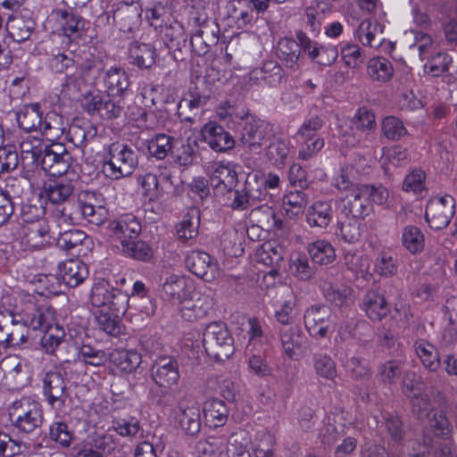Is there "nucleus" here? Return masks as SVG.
Instances as JSON below:
<instances>
[{
  "label": "nucleus",
  "mask_w": 457,
  "mask_h": 457,
  "mask_svg": "<svg viewBox=\"0 0 457 457\" xmlns=\"http://www.w3.org/2000/svg\"><path fill=\"white\" fill-rule=\"evenodd\" d=\"M454 212L455 199L452 195H436L427 204L425 218L431 228L438 230L449 225Z\"/></svg>",
  "instance_id": "obj_9"
},
{
  "label": "nucleus",
  "mask_w": 457,
  "mask_h": 457,
  "mask_svg": "<svg viewBox=\"0 0 457 457\" xmlns=\"http://www.w3.org/2000/svg\"><path fill=\"white\" fill-rule=\"evenodd\" d=\"M129 298L120 289L110 286L108 283L96 284L91 292V303L100 309L114 310L118 312H126Z\"/></svg>",
  "instance_id": "obj_10"
},
{
  "label": "nucleus",
  "mask_w": 457,
  "mask_h": 457,
  "mask_svg": "<svg viewBox=\"0 0 457 457\" xmlns=\"http://www.w3.org/2000/svg\"><path fill=\"white\" fill-rule=\"evenodd\" d=\"M124 314L114 310L99 309L95 314L97 328L111 337H118L125 333L121 320Z\"/></svg>",
  "instance_id": "obj_30"
},
{
  "label": "nucleus",
  "mask_w": 457,
  "mask_h": 457,
  "mask_svg": "<svg viewBox=\"0 0 457 457\" xmlns=\"http://www.w3.org/2000/svg\"><path fill=\"white\" fill-rule=\"evenodd\" d=\"M363 310L366 315L374 321L381 320L388 313L385 297L375 291H369L363 298Z\"/></svg>",
  "instance_id": "obj_42"
},
{
  "label": "nucleus",
  "mask_w": 457,
  "mask_h": 457,
  "mask_svg": "<svg viewBox=\"0 0 457 457\" xmlns=\"http://www.w3.org/2000/svg\"><path fill=\"white\" fill-rule=\"evenodd\" d=\"M185 265L192 274L206 282L213 281L220 273L218 261L201 250L187 252L185 256Z\"/></svg>",
  "instance_id": "obj_12"
},
{
  "label": "nucleus",
  "mask_w": 457,
  "mask_h": 457,
  "mask_svg": "<svg viewBox=\"0 0 457 457\" xmlns=\"http://www.w3.org/2000/svg\"><path fill=\"white\" fill-rule=\"evenodd\" d=\"M9 415L14 428L23 433L34 431L43 422L41 404L29 397H22L15 401Z\"/></svg>",
  "instance_id": "obj_6"
},
{
  "label": "nucleus",
  "mask_w": 457,
  "mask_h": 457,
  "mask_svg": "<svg viewBox=\"0 0 457 457\" xmlns=\"http://www.w3.org/2000/svg\"><path fill=\"white\" fill-rule=\"evenodd\" d=\"M181 317L189 322L204 319L213 307V299L208 295L184 298L179 303Z\"/></svg>",
  "instance_id": "obj_21"
},
{
  "label": "nucleus",
  "mask_w": 457,
  "mask_h": 457,
  "mask_svg": "<svg viewBox=\"0 0 457 457\" xmlns=\"http://www.w3.org/2000/svg\"><path fill=\"white\" fill-rule=\"evenodd\" d=\"M49 232V226L44 220L27 225L22 228L21 245L24 250L41 249L50 244Z\"/></svg>",
  "instance_id": "obj_24"
},
{
  "label": "nucleus",
  "mask_w": 457,
  "mask_h": 457,
  "mask_svg": "<svg viewBox=\"0 0 457 457\" xmlns=\"http://www.w3.org/2000/svg\"><path fill=\"white\" fill-rule=\"evenodd\" d=\"M20 316L34 330L43 331L54 323V311L46 304H39L34 295H25Z\"/></svg>",
  "instance_id": "obj_8"
},
{
  "label": "nucleus",
  "mask_w": 457,
  "mask_h": 457,
  "mask_svg": "<svg viewBox=\"0 0 457 457\" xmlns=\"http://www.w3.org/2000/svg\"><path fill=\"white\" fill-rule=\"evenodd\" d=\"M137 162L136 151L127 144L117 141L104 147L103 172L112 179L131 175Z\"/></svg>",
  "instance_id": "obj_2"
},
{
  "label": "nucleus",
  "mask_w": 457,
  "mask_h": 457,
  "mask_svg": "<svg viewBox=\"0 0 457 457\" xmlns=\"http://www.w3.org/2000/svg\"><path fill=\"white\" fill-rule=\"evenodd\" d=\"M289 271L301 281H309L315 275V268L310 264L307 256L300 253L291 256Z\"/></svg>",
  "instance_id": "obj_52"
},
{
  "label": "nucleus",
  "mask_w": 457,
  "mask_h": 457,
  "mask_svg": "<svg viewBox=\"0 0 457 457\" xmlns=\"http://www.w3.org/2000/svg\"><path fill=\"white\" fill-rule=\"evenodd\" d=\"M150 377L154 383L161 388L160 392H150L151 398L162 407L170 405L173 396L168 389L179 383L180 374L179 363L172 356L162 355L156 358L150 369Z\"/></svg>",
  "instance_id": "obj_1"
},
{
  "label": "nucleus",
  "mask_w": 457,
  "mask_h": 457,
  "mask_svg": "<svg viewBox=\"0 0 457 457\" xmlns=\"http://www.w3.org/2000/svg\"><path fill=\"white\" fill-rule=\"evenodd\" d=\"M204 416L210 427L219 428L227 422L228 410L223 401L213 398L205 403Z\"/></svg>",
  "instance_id": "obj_43"
},
{
  "label": "nucleus",
  "mask_w": 457,
  "mask_h": 457,
  "mask_svg": "<svg viewBox=\"0 0 457 457\" xmlns=\"http://www.w3.org/2000/svg\"><path fill=\"white\" fill-rule=\"evenodd\" d=\"M42 332L44 333L40 339L42 349L46 354L56 355L57 350L65 341L64 328L55 323Z\"/></svg>",
  "instance_id": "obj_46"
},
{
  "label": "nucleus",
  "mask_w": 457,
  "mask_h": 457,
  "mask_svg": "<svg viewBox=\"0 0 457 457\" xmlns=\"http://www.w3.org/2000/svg\"><path fill=\"white\" fill-rule=\"evenodd\" d=\"M334 216L333 202L316 201L307 210L306 222L310 227L326 228Z\"/></svg>",
  "instance_id": "obj_32"
},
{
  "label": "nucleus",
  "mask_w": 457,
  "mask_h": 457,
  "mask_svg": "<svg viewBox=\"0 0 457 457\" xmlns=\"http://www.w3.org/2000/svg\"><path fill=\"white\" fill-rule=\"evenodd\" d=\"M108 230L112 237L120 240L122 245L124 240H132L139 235L141 224L134 215L124 214L118 220L110 221Z\"/></svg>",
  "instance_id": "obj_28"
},
{
  "label": "nucleus",
  "mask_w": 457,
  "mask_h": 457,
  "mask_svg": "<svg viewBox=\"0 0 457 457\" xmlns=\"http://www.w3.org/2000/svg\"><path fill=\"white\" fill-rule=\"evenodd\" d=\"M73 162V157L63 144L52 142L45 150L40 166L50 176L60 177L68 172Z\"/></svg>",
  "instance_id": "obj_11"
},
{
  "label": "nucleus",
  "mask_w": 457,
  "mask_h": 457,
  "mask_svg": "<svg viewBox=\"0 0 457 457\" xmlns=\"http://www.w3.org/2000/svg\"><path fill=\"white\" fill-rule=\"evenodd\" d=\"M402 244L411 253H418L424 249V235L416 226H406L402 233Z\"/></svg>",
  "instance_id": "obj_58"
},
{
  "label": "nucleus",
  "mask_w": 457,
  "mask_h": 457,
  "mask_svg": "<svg viewBox=\"0 0 457 457\" xmlns=\"http://www.w3.org/2000/svg\"><path fill=\"white\" fill-rule=\"evenodd\" d=\"M265 198L264 187L256 175H248L244 185L234 190L230 207L235 211H245L255 206Z\"/></svg>",
  "instance_id": "obj_13"
},
{
  "label": "nucleus",
  "mask_w": 457,
  "mask_h": 457,
  "mask_svg": "<svg viewBox=\"0 0 457 457\" xmlns=\"http://www.w3.org/2000/svg\"><path fill=\"white\" fill-rule=\"evenodd\" d=\"M283 353L292 360H296L303 351L306 337L298 325L282 327L278 332Z\"/></svg>",
  "instance_id": "obj_22"
},
{
  "label": "nucleus",
  "mask_w": 457,
  "mask_h": 457,
  "mask_svg": "<svg viewBox=\"0 0 457 457\" xmlns=\"http://www.w3.org/2000/svg\"><path fill=\"white\" fill-rule=\"evenodd\" d=\"M29 445L11 437L6 432L0 430V457H16L25 454Z\"/></svg>",
  "instance_id": "obj_57"
},
{
  "label": "nucleus",
  "mask_w": 457,
  "mask_h": 457,
  "mask_svg": "<svg viewBox=\"0 0 457 457\" xmlns=\"http://www.w3.org/2000/svg\"><path fill=\"white\" fill-rule=\"evenodd\" d=\"M68 136L75 146L83 147L96 136V128L89 122L74 123L70 126Z\"/></svg>",
  "instance_id": "obj_53"
},
{
  "label": "nucleus",
  "mask_w": 457,
  "mask_h": 457,
  "mask_svg": "<svg viewBox=\"0 0 457 457\" xmlns=\"http://www.w3.org/2000/svg\"><path fill=\"white\" fill-rule=\"evenodd\" d=\"M331 311L326 305H312L305 311L303 319L309 334L313 337H325L331 324Z\"/></svg>",
  "instance_id": "obj_18"
},
{
  "label": "nucleus",
  "mask_w": 457,
  "mask_h": 457,
  "mask_svg": "<svg viewBox=\"0 0 457 457\" xmlns=\"http://www.w3.org/2000/svg\"><path fill=\"white\" fill-rule=\"evenodd\" d=\"M219 33V26L213 21H204L191 35L192 51L198 56L206 54L218 43Z\"/></svg>",
  "instance_id": "obj_17"
},
{
  "label": "nucleus",
  "mask_w": 457,
  "mask_h": 457,
  "mask_svg": "<svg viewBox=\"0 0 457 457\" xmlns=\"http://www.w3.org/2000/svg\"><path fill=\"white\" fill-rule=\"evenodd\" d=\"M59 275L66 286L76 287L87 278L88 269L81 260L69 259L59 264Z\"/></svg>",
  "instance_id": "obj_29"
},
{
  "label": "nucleus",
  "mask_w": 457,
  "mask_h": 457,
  "mask_svg": "<svg viewBox=\"0 0 457 457\" xmlns=\"http://www.w3.org/2000/svg\"><path fill=\"white\" fill-rule=\"evenodd\" d=\"M122 251L138 261L148 262L154 255L152 247L144 241L124 240Z\"/></svg>",
  "instance_id": "obj_60"
},
{
  "label": "nucleus",
  "mask_w": 457,
  "mask_h": 457,
  "mask_svg": "<svg viewBox=\"0 0 457 457\" xmlns=\"http://www.w3.org/2000/svg\"><path fill=\"white\" fill-rule=\"evenodd\" d=\"M209 180L218 193L224 195L232 192L238 181L236 164L231 162H214Z\"/></svg>",
  "instance_id": "obj_15"
},
{
  "label": "nucleus",
  "mask_w": 457,
  "mask_h": 457,
  "mask_svg": "<svg viewBox=\"0 0 457 457\" xmlns=\"http://www.w3.org/2000/svg\"><path fill=\"white\" fill-rule=\"evenodd\" d=\"M48 144L42 138L28 136L20 144L21 163L24 168H31L40 164Z\"/></svg>",
  "instance_id": "obj_27"
},
{
  "label": "nucleus",
  "mask_w": 457,
  "mask_h": 457,
  "mask_svg": "<svg viewBox=\"0 0 457 457\" xmlns=\"http://www.w3.org/2000/svg\"><path fill=\"white\" fill-rule=\"evenodd\" d=\"M112 428L118 435L130 438L142 437L144 433L141 422L135 417L113 419Z\"/></svg>",
  "instance_id": "obj_51"
},
{
  "label": "nucleus",
  "mask_w": 457,
  "mask_h": 457,
  "mask_svg": "<svg viewBox=\"0 0 457 457\" xmlns=\"http://www.w3.org/2000/svg\"><path fill=\"white\" fill-rule=\"evenodd\" d=\"M410 403L412 415L420 420L429 419L434 411L431 398L426 392L414 394L410 398Z\"/></svg>",
  "instance_id": "obj_54"
},
{
  "label": "nucleus",
  "mask_w": 457,
  "mask_h": 457,
  "mask_svg": "<svg viewBox=\"0 0 457 457\" xmlns=\"http://www.w3.org/2000/svg\"><path fill=\"white\" fill-rule=\"evenodd\" d=\"M348 218L347 220L338 223L339 231L337 232V235L345 243L354 244L358 242L361 237V219Z\"/></svg>",
  "instance_id": "obj_62"
},
{
  "label": "nucleus",
  "mask_w": 457,
  "mask_h": 457,
  "mask_svg": "<svg viewBox=\"0 0 457 457\" xmlns=\"http://www.w3.org/2000/svg\"><path fill=\"white\" fill-rule=\"evenodd\" d=\"M307 252L312 261L319 265H328L332 263L337 257L334 246L326 239H319L312 242L307 246Z\"/></svg>",
  "instance_id": "obj_40"
},
{
  "label": "nucleus",
  "mask_w": 457,
  "mask_h": 457,
  "mask_svg": "<svg viewBox=\"0 0 457 457\" xmlns=\"http://www.w3.org/2000/svg\"><path fill=\"white\" fill-rule=\"evenodd\" d=\"M41 382L45 402L55 414L64 413L71 402L69 380L60 370H52L44 374Z\"/></svg>",
  "instance_id": "obj_3"
},
{
  "label": "nucleus",
  "mask_w": 457,
  "mask_h": 457,
  "mask_svg": "<svg viewBox=\"0 0 457 457\" xmlns=\"http://www.w3.org/2000/svg\"><path fill=\"white\" fill-rule=\"evenodd\" d=\"M156 50L151 44L134 41L129 46L132 63L140 69H148L155 62Z\"/></svg>",
  "instance_id": "obj_39"
},
{
  "label": "nucleus",
  "mask_w": 457,
  "mask_h": 457,
  "mask_svg": "<svg viewBox=\"0 0 457 457\" xmlns=\"http://www.w3.org/2000/svg\"><path fill=\"white\" fill-rule=\"evenodd\" d=\"M237 117L245 119L240 132L241 145L251 153H260L263 143L270 137L269 125L260 119L248 117V112L242 111Z\"/></svg>",
  "instance_id": "obj_7"
},
{
  "label": "nucleus",
  "mask_w": 457,
  "mask_h": 457,
  "mask_svg": "<svg viewBox=\"0 0 457 457\" xmlns=\"http://www.w3.org/2000/svg\"><path fill=\"white\" fill-rule=\"evenodd\" d=\"M173 147V137L163 133L153 137L147 143V150L151 156L163 160Z\"/></svg>",
  "instance_id": "obj_55"
},
{
  "label": "nucleus",
  "mask_w": 457,
  "mask_h": 457,
  "mask_svg": "<svg viewBox=\"0 0 457 457\" xmlns=\"http://www.w3.org/2000/svg\"><path fill=\"white\" fill-rule=\"evenodd\" d=\"M175 419L180 428L190 436H195L201 429V414L197 403L188 395L179 398L174 408Z\"/></svg>",
  "instance_id": "obj_14"
},
{
  "label": "nucleus",
  "mask_w": 457,
  "mask_h": 457,
  "mask_svg": "<svg viewBox=\"0 0 457 457\" xmlns=\"http://www.w3.org/2000/svg\"><path fill=\"white\" fill-rule=\"evenodd\" d=\"M48 67L54 73H62L75 65L72 52L52 49L48 58Z\"/></svg>",
  "instance_id": "obj_56"
},
{
  "label": "nucleus",
  "mask_w": 457,
  "mask_h": 457,
  "mask_svg": "<svg viewBox=\"0 0 457 457\" xmlns=\"http://www.w3.org/2000/svg\"><path fill=\"white\" fill-rule=\"evenodd\" d=\"M16 116L19 127L27 132L37 130L42 122V112L37 103L24 105Z\"/></svg>",
  "instance_id": "obj_44"
},
{
  "label": "nucleus",
  "mask_w": 457,
  "mask_h": 457,
  "mask_svg": "<svg viewBox=\"0 0 457 457\" xmlns=\"http://www.w3.org/2000/svg\"><path fill=\"white\" fill-rule=\"evenodd\" d=\"M203 336V345L210 357L224 361L233 354L234 339L225 323L221 321L210 323Z\"/></svg>",
  "instance_id": "obj_4"
},
{
  "label": "nucleus",
  "mask_w": 457,
  "mask_h": 457,
  "mask_svg": "<svg viewBox=\"0 0 457 457\" xmlns=\"http://www.w3.org/2000/svg\"><path fill=\"white\" fill-rule=\"evenodd\" d=\"M282 294L287 295V298L284 301L280 309L276 311L275 318L278 322L283 325V327L296 325L294 322L295 316L296 296L289 287H284Z\"/></svg>",
  "instance_id": "obj_50"
},
{
  "label": "nucleus",
  "mask_w": 457,
  "mask_h": 457,
  "mask_svg": "<svg viewBox=\"0 0 457 457\" xmlns=\"http://www.w3.org/2000/svg\"><path fill=\"white\" fill-rule=\"evenodd\" d=\"M253 78H260L264 80L270 87L279 85L285 79V71L279 63L274 60H268L263 62L259 69H254L252 71Z\"/></svg>",
  "instance_id": "obj_45"
},
{
  "label": "nucleus",
  "mask_w": 457,
  "mask_h": 457,
  "mask_svg": "<svg viewBox=\"0 0 457 457\" xmlns=\"http://www.w3.org/2000/svg\"><path fill=\"white\" fill-rule=\"evenodd\" d=\"M111 365L118 372L132 373L141 363V355L137 351L114 349L108 355Z\"/></svg>",
  "instance_id": "obj_31"
},
{
  "label": "nucleus",
  "mask_w": 457,
  "mask_h": 457,
  "mask_svg": "<svg viewBox=\"0 0 457 457\" xmlns=\"http://www.w3.org/2000/svg\"><path fill=\"white\" fill-rule=\"evenodd\" d=\"M142 8L137 2H120L112 13L115 25L120 31L132 32L141 22Z\"/></svg>",
  "instance_id": "obj_20"
},
{
  "label": "nucleus",
  "mask_w": 457,
  "mask_h": 457,
  "mask_svg": "<svg viewBox=\"0 0 457 457\" xmlns=\"http://www.w3.org/2000/svg\"><path fill=\"white\" fill-rule=\"evenodd\" d=\"M87 239V236L84 231L74 228L60 232L56 244L61 249L79 255L80 249L75 250L82 246Z\"/></svg>",
  "instance_id": "obj_48"
},
{
  "label": "nucleus",
  "mask_w": 457,
  "mask_h": 457,
  "mask_svg": "<svg viewBox=\"0 0 457 457\" xmlns=\"http://www.w3.org/2000/svg\"><path fill=\"white\" fill-rule=\"evenodd\" d=\"M367 73L372 80L386 82L393 76L394 68L388 59L378 56L368 62Z\"/></svg>",
  "instance_id": "obj_49"
},
{
  "label": "nucleus",
  "mask_w": 457,
  "mask_h": 457,
  "mask_svg": "<svg viewBox=\"0 0 457 457\" xmlns=\"http://www.w3.org/2000/svg\"><path fill=\"white\" fill-rule=\"evenodd\" d=\"M414 351L422 365L429 371H436L441 366L437 349L425 339H418L413 344Z\"/></svg>",
  "instance_id": "obj_37"
},
{
  "label": "nucleus",
  "mask_w": 457,
  "mask_h": 457,
  "mask_svg": "<svg viewBox=\"0 0 457 457\" xmlns=\"http://www.w3.org/2000/svg\"><path fill=\"white\" fill-rule=\"evenodd\" d=\"M403 362L398 359L388 360L378 367V377L384 384H395L402 374Z\"/></svg>",
  "instance_id": "obj_59"
},
{
  "label": "nucleus",
  "mask_w": 457,
  "mask_h": 457,
  "mask_svg": "<svg viewBox=\"0 0 457 457\" xmlns=\"http://www.w3.org/2000/svg\"><path fill=\"white\" fill-rule=\"evenodd\" d=\"M85 110L91 115L97 114L104 120H113L120 116L123 111L121 100L104 98L100 94H90L86 97Z\"/></svg>",
  "instance_id": "obj_19"
},
{
  "label": "nucleus",
  "mask_w": 457,
  "mask_h": 457,
  "mask_svg": "<svg viewBox=\"0 0 457 457\" xmlns=\"http://www.w3.org/2000/svg\"><path fill=\"white\" fill-rule=\"evenodd\" d=\"M62 414H55L56 419L49 425L47 436L50 441L67 449L73 444L76 436L74 430L62 418Z\"/></svg>",
  "instance_id": "obj_34"
},
{
  "label": "nucleus",
  "mask_w": 457,
  "mask_h": 457,
  "mask_svg": "<svg viewBox=\"0 0 457 457\" xmlns=\"http://www.w3.org/2000/svg\"><path fill=\"white\" fill-rule=\"evenodd\" d=\"M276 54L287 69L295 70L300 57L299 44L293 38H280L277 45Z\"/></svg>",
  "instance_id": "obj_41"
},
{
  "label": "nucleus",
  "mask_w": 457,
  "mask_h": 457,
  "mask_svg": "<svg viewBox=\"0 0 457 457\" xmlns=\"http://www.w3.org/2000/svg\"><path fill=\"white\" fill-rule=\"evenodd\" d=\"M160 33L165 46L170 52H173L174 58H177L176 52L181 53L184 48H187V35L181 23L176 21L165 25Z\"/></svg>",
  "instance_id": "obj_35"
},
{
  "label": "nucleus",
  "mask_w": 457,
  "mask_h": 457,
  "mask_svg": "<svg viewBox=\"0 0 457 457\" xmlns=\"http://www.w3.org/2000/svg\"><path fill=\"white\" fill-rule=\"evenodd\" d=\"M369 195L368 189L362 185L353 187L342 199L343 212L347 217L364 219L373 210Z\"/></svg>",
  "instance_id": "obj_16"
},
{
  "label": "nucleus",
  "mask_w": 457,
  "mask_h": 457,
  "mask_svg": "<svg viewBox=\"0 0 457 457\" xmlns=\"http://www.w3.org/2000/svg\"><path fill=\"white\" fill-rule=\"evenodd\" d=\"M104 84L108 97L122 95L129 86L126 72L117 67L111 68L105 72Z\"/></svg>",
  "instance_id": "obj_38"
},
{
  "label": "nucleus",
  "mask_w": 457,
  "mask_h": 457,
  "mask_svg": "<svg viewBox=\"0 0 457 457\" xmlns=\"http://www.w3.org/2000/svg\"><path fill=\"white\" fill-rule=\"evenodd\" d=\"M186 287L184 277L171 274L165 278L160 295L164 301L176 305L185 298Z\"/></svg>",
  "instance_id": "obj_36"
},
{
  "label": "nucleus",
  "mask_w": 457,
  "mask_h": 457,
  "mask_svg": "<svg viewBox=\"0 0 457 457\" xmlns=\"http://www.w3.org/2000/svg\"><path fill=\"white\" fill-rule=\"evenodd\" d=\"M223 450L224 441L214 436L200 440L195 445V451L202 457H220Z\"/></svg>",
  "instance_id": "obj_64"
},
{
  "label": "nucleus",
  "mask_w": 457,
  "mask_h": 457,
  "mask_svg": "<svg viewBox=\"0 0 457 457\" xmlns=\"http://www.w3.org/2000/svg\"><path fill=\"white\" fill-rule=\"evenodd\" d=\"M78 356L85 364L95 367L103 366L108 361L105 351L86 344L79 347Z\"/></svg>",
  "instance_id": "obj_61"
},
{
  "label": "nucleus",
  "mask_w": 457,
  "mask_h": 457,
  "mask_svg": "<svg viewBox=\"0 0 457 457\" xmlns=\"http://www.w3.org/2000/svg\"><path fill=\"white\" fill-rule=\"evenodd\" d=\"M204 141L216 152H226L235 145V140L229 132L215 122L206 123L201 129Z\"/></svg>",
  "instance_id": "obj_23"
},
{
  "label": "nucleus",
  "mask_w": 457,
  "mask_h": 457,
  "mask_svg": "<svg viewBox=\"0 0 457 457\" xmlns=\"http://www.w3.org/2000/svg\"><path fill=\"white\" fill-rule=\"evenodd\" d=\"M200 224V212L196 208H191L183 216L182 220L177 225V235L181 240L195 238L198 235Z\"/></svg>",
  "instance_id": "obj_47"
},
{
  "label": "nucleus",
  "mask_w": 457,
  "mask_h": 457,
  "mask_svg": "<svg viewBox=\"0 0 457 457\" xmlns=\"http://www.w3.org/2000/svg\"><path fill=\"white\" fill-rule=\"evenodd\" d=\"M208 96H201L196 90H191L178 105V116L182 122L195 124L200 120L199 110L206 104Z\"/></svg>",
  "instance_id": "obj_25"
},
{
  "label": "nucleus",
  "mask_w": 457,
  "mask_h": 457,
  "mask_svg": "<svg viewBox=\"0 0 457 457\" xmlns=\"http://www.w3.org/2000/svg\"><path fill=\"white\" fill-rule=\"evenodd\" d=\"M74 190L73 185L69 181L48 180L44 183L43 193L48 202L56 205L54 212L60 221L71 224L77 220L75 212H71V197Z\"/></svg>",
  "instance_id": "obj_5"
},
{
  "label": "nucleus",
  "mask_w": 457,
  "mask_h": 457,
  "mask_svg": "<svg viewBox=\"0 0 457 457\" xmlns=\"http://www.w3.org/2000/svg\"><path fill=\"white\" fill-rule=\"evenodd\" d=\"M53 14L60 23L63 34L68 37H79L88 22L80 15L68 10L57 9Z\"/></svg>",
  "instance_id": "obj_33"
},
{
  "label": "nucleus",
  "mask_w": 457,
  "mask_h": 457,
  "mask_svg": "<svg viewBox=\"0 0 457 457\" xmlns=\"http://www.w3.org/2000/svg\"><path fill=\"white\" fill-rule=\"evenodd\" d=\"M225 9L228 23L237 29L251 25L254 20L253 7L247 0H230Z\"/></svg>",
  "instance_id": "obj_26"
},
{
  "label": "nucleus",
  "mask_w": 457,
  "mask_h": 457,
  "mask_svg": "<svg viewBox=\"0 0 457 457\" xmlns=\"http://www.w3.org/2000/svg\"><path fill=\"white\" fill-rule=\"evenodd\" d=\"M325 295L328 302L339 308L348 306L353 302V289L345 285L329 287Z\"/></svg>",
  "instance_id": "obj_63"
}]
</instances>
